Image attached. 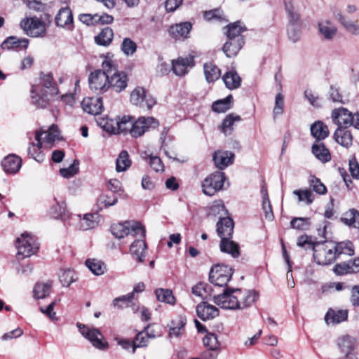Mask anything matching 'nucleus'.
Returning a JSON list of instances; mask_svg holds the SVG:
<instances>
[{
	"label": "nucleus",
	"instance_id": "obj_64",
	"mask_svg": "<svg viewBox=\"0 0 359 359\" xmlns=\"http://www.w3.org/2000/svg\"><path fill=\"white\" fill-rule=\"evenodd\" d=\"M133 298V292H130L126 295L115 298L113 301V304L114 306L123 308L124 305L127 306L128 303H130Z\"/></svg>",
	"mask_w": 359,
	"mask_h": 359
},
{
	"label": "nucleus",
	"instance_id": "obj_59",
	"mask_svg": "<svg viewBox=\"0 0 359 359\" xmlns=\"http://www.w3.org/2000/svg\"><path fill=\"white\" fill-rule=\"evenodd\" d=\"M328 99L333 102L343 103V96L340 93L339 87L330 85L328 92Z\"/></svg>",
	"mask_w": 359,
	"mask_h": 359
},
{
	"label": "nucleus",
	"instance_id": "obj_44",
	"mask_svg": "<svg viewBox=\"0 0 359 359\" xmlns=\"http://www.w3.org/2000/svg\"><path fill=\"white\" fill-rule=\"evenodd\" d=\"M112 54L107 53L105 55H102L104 60L102 62V69H99L101 72H104L106 76L109 77L117 70L116 65L112 60Z\"/></svg>",
	"mask_w": 359,
	"mask_h": 359
},
{
	"label": "nucleus",
	"instance_id": "obj_21",
	"mask_svg": "<svg viewBox=\"0 0 359 359\" xmlns=\"http://www.w3.org/2000/svg\"><path fill=\"white\" fill-rule=\"evenodd\" d=\"M41 88L49 90V95L51 97L57 95L60 93L56 81L51 72L45 73L41 72L39 74Z\"/></svg>",
	"mask_w": 359,
	"mask_h": 359
},
{
	"label": "nucleus",
	"instance_id": "obj_40",
	"mask_svg": "<svg viewBox=\"0 0 359 359\" xmlns=\"http://www.w3.org/2000/svg\"><path fill=\"white\" fill-rule=\"evenodd\" d=\"M333 250L338 259L342 254L348 255L349 256L354 255V245L350 241L337 243Z\"/></svg>",
	"mask_w": 359,
	"mask_h": 359
},
{
	"label": "nucleus",
	"instance_id": "obj_23",
	"mask_svg": "<svg viewBox=\"0 0 359 359\" xmlns=\"http://www.w3.org/2000/svg\"><path fill=\"white\" fill-rule=\"evenodd\" d=\"M216 226L217 235L221 240H222V238H232L234 227L232 218L229 217L220 218Z\"/></svg>",
	"mask_w": 359,
	"mask_h": 359
},
{
	"label": "nucleus",
	"instance_id": "obj_52",
	"mask_svg": "<svg viewBox=\"0 0 359 359\" xmlns=\"http://www.w3.org/2000/svg\"><path fill=\"white\" fill-rule=\"evenodd\" d=\"M290 224L292 229L304 231L309 229L311 223L309 217H294Z\"/></svg>",
	"mask_w": 359,
	"mask_h": 359
},
{
	"label": "nucleus",
	"instance_id": "obj_46",
	"mask_svg": "<svg viewBox=\"0 0 359 359\" xmlns=\"http://www.w3.org/2000/svg\"><path fill=\"white\" fill-rule=\"evenodd\" d=\"M130 165L131 161L128 151L126 150L121 151L116 161V171L118 172L126 171Z\"/></svg>",
	"mask_w": 359,
	"mask_h": 359
},
{
	"label": "nucleus",
	"instance_id": "obj_16",
	"mask_svg": "<svg viewBox=\"0 0 359 359\" xmlns=\"http://www.w3.org/2000/svg\"><path fill=\"white\" fill-rule=\"evenodd\" d=\"M195 65L194 57L191 55L185 57H179L172 60V70L179 76H183L188 73V67H193Z\"/></svg>",
	"mask_w": 359,
	"mask_h": 359
},
{
	"label": "nucleus",
	"instance_id": "obj_30",
	"mask_svg": "<svg viewBox=\"0 0 359 359\" xmlns=\"http://www.w3.org/2000/svg\"><path fill=\"white\" fill-rule=\"evenodd\" d=\"M348 311L347 309H329L325 316V322L332 324L341 323L348 318Z\"/></svg>",
	"mask_w": 359,
	"mask_h": 359
},
{
	"label": "nucleus",
	"instance_id": "obj_3",
	"mask_svg": "<svg viewBox=\"0 0 359 359\" xmlns=\"http://www.w3.org/2000/svg\"><path fill=\"white\" fill-rule=\"evenodd\" d=\"M132 232H134L133 236H139V238L132 243L130 247V252L138 263H142L144 260L145 250L147 249L145 242L146 229L140 222H136L132 227Z\"/></svg>",
	"mask_w": 359,
	"mask_h": 359
},
{
	"label": "nucleus",
	"instance_id": "obj_48",
	"mask_svg": "<svg viewBox=\"0 0 359 359\" xmlns=\"http://www.w3.org/2000/svg\"><path fill=\"white\" fill-rule=\"evenodd\" d=\"M118 202V197L114 194L109 196L108 194L101 195L97 200V211L102 210L103 208H107L114 205Z\"/></svg>",
	"mask_w": 359,
	"mask_h": 359
},
{
	"label": "nucleus",
	"instance_id": "obj_35",
	"mask_svg": "<svg viewBox=\"0 0 359 359\" xmlns=\"http://www.w3.org/2000/svg\"><path fill=\"white\" fill-rule=\"evenodd\" d=\"M226 87L229 90L239 88L241 83V78L236 70L226 72L222 76Z\"/></svg>",
	"mask_w": 359,
	"mask_h": 359
},
{
	"label": "nucleus",
	"instance_id": "obj_33",
	"mask_svg": "<svg viewBox=\"0 0 359 359\" xmlns=\"http://www.w3.org/2000/svg\"><path fill=\"white\" fill-rule=\"evenodd\" d=\"M219 248L221 252L229 254L233 258H237L241 255L239 245L229 238H222L219 243Z\"/></svg>",
	"mask_w": 359,
	"mask_h": 359
},
{
	"label": "nucleus",
	"instance_id": "obj_62",
	"mask_svg": "<svg viewBox=\"0 0 359 359\" xmlns=\"http://www.w3.org/2000/svg\"><path fill=\"white\" fill-rule=\"evenodd\" d=\"M294 194L298 196L299 201H306L307 204H311L314 200V196L311 191L305 190H295Z\"/></svg>",
	"mask_w": 359,
	"mask_h": 359
},
{
	"label": "nucleus",
	"instance_id": "obj_55",
	"mask_svg": "<svg viewBox=\"0 0 359 359\" xmlns=\"http://www.w3.org/2000/svg\"><path fill=\"white\" fill-rule=\"evenodd\" d=\"M137 44L130 38H124L121 46L123 53L127 55H133L137 50Z\"/></svg>",
	"mask_w": 359,
	"mask_h": 359
},
{
	"label": "nucleus",
	"instance_id": "obj_11",
	"mask_svg": "<svg viewBox=\"0 0 359 359\" xmlns=\"http://www.w3.org/2000/svg\"><path fill=\"white\" fill-rule=\"evenodd\" d=\"M158 125V121L153 117H140L135 121H133L130 127V135L135 138L141 137L150 128H155Z\"/></svg>",
	"mask_w": 359,
	"mask_h": 359
},
{
	"label": "nucleus",
	"instance_id": "obj_56",
	"mask_svg": "<svg viewBox=\"0 0 359 359\" xmlns=\"http://www.w3.org/2000/svg\"><path fill=\"white\" fill-rule=\"evenodd\" d=\"M203 342L204 346L210 350H218L219 348L217 337L214 333L208 332L203 337Z\"/></svg>",
	"mask_w": 359,
	"mask_h": 359
},
{
	"label": "nucleus",
	"instance_id": "obj_63",
	"mask_svg": "<svg viewBox=\"0 0 359 359\" xmlns=\"http://www.w3.org/2000/svg\"><path fill=\"white\" fill-rule=\"evenodd\" d=\"M66 206L64 203L61 204L57 202L55 205H53L50 208V214L54 218H62L65 215Z\"/></svg>",
	"mask_w": 359,
	"mask_h": 359
},
{
	"label": "nucleus",
	"instance_id": "obj_15",
	"mask_svg": "<svg viewBox=\"0 0 359 359\" xmlns=\"http://www.w3.org/2000/svg\"><path fill=\"white\" fill-rule=\"evenodd\" d=\"M55 22L57 27H62L68 31H73L74 29V18L70 8H61L55 17Z\"/></svg>",
	"mask_w": 359,
	"mask_h": 359
},
{
	"label": "nucleus",
	"instance_id": "obj_34",
	"mask_svg": "<svg viewBox=\"0 0 359 359\" xmlns=\"http://www.w3.org/2000/svg\"><path fill=\"white\" fill-rule=\"evenodd\" d=\"M224 29H226L225 34L227 39L239 40L240 37L244 38V36L242 35V33L247 30L246 27L245 25H242L241 21H236L233 23H230L226 25Z\"/></svg>",
	"mask_w": 359,
	"mask_h": 359
},
{
	"label": "nucleus",
	"instance_id": "obj_50",
	"mask_svg": "<svg viewBox=\"0 0 359 359\" xmlns=\"http://www.w3.org/2000/svg\"><path fill=\"white\" fill-rule=\"evenodd\" d=\"M241 295V298H240V300L241 309L250 306L259 297V293L255 290H248L245 293L242 292V294Z\"/></svg>",
	"mask_w": 359,
	"mask_h": 359
},
{
	"label": "nucleus",
	"instance_id": "obj_5",
	"mask_svg": "<svg viewBox=\"0 0 359 359\" xmlns=\"http://www.w3.org/2000/svg\"><path fill=\"white\" fill-rule=\"evenodd\" d=\"M226 180L225 174L221 171H215L207 176L202 182V191L204 194L212 196L221 191Z\"/></svg>",
	"mask_w": 359,
	"mask_h": 359
},
{
	"label": "nucleus",
	"instance_id": "obj_57",
	"mask_svg": "<svg viewBox=\"0 0 359 359\" xmlns=\"http://www.w3.org/2000/svg\"><path fill=\"white\" fill-rule=\"evenodd\" d=\"M75 273L74 271L67 269L60 275V281L62 286L69 287L73 282L76 281Z\"/></svg>",
	"mask_w": 359,
	"mask_h": 359
},
{
	"label": "nucleus",
	"instance_id": "obj_61",
	"mask_svg": "<svg viewBox=\"0 0 359 359\" xmlns=\"http://www.w3.org/2000/svg\"><path fill=\"white\" fill-rule=\"evenodd\" d=\"M144 332H138L133 341H135V345H133V353H135V351L137 348L145 347L148 344V337L147 336H143Z\"/></svg>",
	"mask_w": 359,
	"mask_h": 359
},
{
	"label": "nucleus",
	"instance_id": "obj_42",
	"mask_svg": "<svg viewBox=\"0 0 359 359\" xmlns=\"http://www.w3.org/2000/svg\"><path fill=\"white\" fill-rule=\"evenodd\" d=\"M241 118L240 116L233 113L228 114L222 121L219 128L225 135H231L233 130V126L235 121H240Z\"/></svg>",
	"mask_w": 359,
	"mask_h": 359
},
{
	"label": "nucleus",
	"instance_id": "obj_14",
	"mask_svg": "<svg viewBox=\"0 0 359 359\" xmlns=\"http://www.w3.org/2000/svg\"><path fill=\"white\" fill-rule=\"evenodd\" d=\"M353 114L344 107L336 108L332 110L331 118L338 128L350 127L353 123Z\"/></svg>",
	"mask_w": 359,
	"mask_h": 359
},
{
	"label": "nucleus",
	"instance_id": "obj_13",
	"mask_svg": "<svg viewBox=\"0 0 359 359\" xmlns=\"http://www.w3.org/2000/svg\"><path fill=\"white\" fill-rule=\"evenodd\" d=\"M133 119V117L130 116L125 115L121 118L118 116L116 121V126L107 122L104 128L105 130L113 134H120L127 132L130 133V127H132Z\"/></svg>",
	"mask_w": 359,
	"mask_h": 359
},
{
	"label": "nucleus",
	"instance_id": "obj_18",
	"mask_svg": "<svg viewBox=\"0 0 359 359\" xmlns=\"http://www.w3.org/2000/svg\"><path fill=\"white\" fill-rule=\"evenodd\" d=\"M196 313L203 321H207L215 318L219 315V310L215 306L202 302L196 306Z\"/></svg>",
	"mask_w": 359,
	"mask_h": 359
},
{
	"label": "nucleus",
	"instance_id": "obj_60",
	"mask_svg": "<svg viewBox=\"0 0 359 359\" xmlns=\"http://www.w3.org/2000/svg\"><path fill=\"white\" fill-rule=\"evenodd\" d=\"M284 111V97L279 93L276 96L275 106L273 110V118L281 115Z\"/></svg>",
	"mask_w": 359,
	"mask_h": 359
},
{
	"label": "nucleus",
	"instance_id": "obj_4",
	"mask_svg": "<svg viewBox=\"0 0 359 359\" xmlns=\"http://www.w3.org/2000/svg\"><path fill=\"white\" fill-rule=\"evenodd\" d=\"M234 269L225 264L213 266L209 273L210 282L219 287H229L228 283L231 280Z\"/></svg>",
	"mask_w": 359,
	"mask_h": 359
},
{
	"label": "nucleus",
	"instance_id": "obj_45",
	"mask_svg": "<svg viewBox=\"0 0 359 359\" xmlns=\"http://www.w3.org/2000/svg\"><path fill=\"white\" fill-rule=\"evenodd\" d=\"M52 287V282L37 283L34 287V297L37 299H44L49 295Z\"/></svg>",
	"mask_w": 359,
	"mask_h": 359
},
{
	"label": "nucleus",
	"instance_id": "obj_6",
	"mask_svg": "<svg viewBox=\"0 0 359 359\" xmlns=\"http://www.w3.org/2000/svg\"><path fill=\"white\" fill-rule=\"evenodd\" d=\"M20 25L30 37H44L46 34V24L36 17L24 18Z\"/></svg>",
	"mask_w": 359,
	"mask_h": 359
},
{
	"label": "nucleus",
	"instance_id": "obj_10",
	"mask_svg": "<svg viewBox=\"0 0 359 359\" xmlns=\"http://www.w3.org/2000/svg\"><path fill=\"white\" fill-rule=\"evenodd\" d=\"M51 98L47 90L41 88L37 85L32 86L30 90L31 104L36 109L47 108L50 105Z\"/></svg>",
	"mask_w": 359,
	"mask_h": 359
},
{
	"label": "nucleus",
	"instance_id": "obj_22",
	"mask_svg": "<svg viewBox=\"0 0 359 359\" xmlns=\"http://www.w3.org/2000/svg\"><path fill=\"white\" fill-rule=\"evenodd\" d=\"M235 155L229 151H215L212 159L215 165L219 170H224L233 163Z\"/></svg>",
	"mask_w": 359,
	"mask_h": 359
},
{
	"label": "nucleus",
	"instance_id": "obj_9",
	"mask_svg": "<svg viewBox=\"0 0 359 359\" xmlns=\"http://www.w3.org/2000/svg\"><path fill=\"white\" fill-rule=\"evenodd\" d=\"M16 242L18 243V254L22 255L23 257L32 256L39 249V244L36 239L27 233H22V238H18Z\"/></svg>",
	"mask_w": 359,
	"mask_h": 359
},
{
	"label": "nucleus",
	"instance_id": "obj_27",
	"mask_svg": "<svg viewBox=\"0 0 359 359\" xmlns=\"http://www.w3.org/2000/svg\"><path fill=\"white\" fill-rule=\"evenodd\" d=\"M135 222L131 223L129 221H126L114 224L110 227L111 232L115 238L118 239L123 238L130 233L133 236L134 232H132V227L134 226Z\"/></svg>",
	"mask_w": 359,
	"mask_h": 359
},
{
	"label": "nucleus",
	"instance_id": "obj_43",
	"mask_svg": "<svg viewBox=\"0 0 359 359\" xmlns=\"http://www.w3.org/2000/svg\"><path fill=\"white\" fill-rule=\"evenodd\" d=\"M319 32L327 40H332L335 36L337 29L329 21L318 22Z\"/></svg>",
	"mask_w": 359,
	"mask_h": 359
},
{
	"label": "nucleus",
	"instance_id": "obj_12",
	"mask_svg": "<svg viewBox=\"0 0 359 359\" xmlns=\"http://www.w3.org/2000/svg\"><path fill=\"white\" fill-rule=\"evenodd\" d=\"M88 83L90 88L96 93H104L109 89V76L100 70L90 74Z\"/></svg>",
	"mask_w": 359,
	"mask_h": 359
},
{
	"label": "nucleus",
	"instance_id": "obj_38",
	"mask_svg": "<svg viewBox=\"0 0 359 359\" xmlns=\"http://www.w3.org/2000/svg\"><path fill=\"white\" fill-rule=\"evenodd\" d=\"M186 324L187 319L185 316H180L177 320H172L169 330V337H180L182 334V331L184 330Z\"/></svg>",
	"mask_w": 359,
	"mask_h": 359
},
{
	"label": "nucleus",
	"instance_id": "obj_29",
	"mask_svg": "<svg viewBox=\"0 0 359 359\" xmlns=\"http://www.w3.org/2000/svg\"><path fill=\"white\" fill-rule=\"evenodd\" d=\"M348 128H337L333 135L334 139L338 144L346 148L351 146L353 142V136L348 129Z\"/></svg>",
	"mask_w": 359,
	"mask_h": 359
},
{
	"label": "nucleus",
	"instance_id": "obj_36",
	"mask_svg": "<svg viewBox=\"0 0 359 359\" xmlns=\"http://www.w3.org/2000/svg\"><path fill=\"white\" fill-rule=\"evenodd\" d=\"M113 39V29L109 27L103 28L100 32L94 38L96 44L105 47L109 46L111 43Z\"/></svg>",
	"mask_w": 359,
	"mask_h": 359
},
{
	"label": "nucleus",
	"instance_id": "obj_24",
	"mask_svg": "<svg viewBox=\"0 0 359 359\" xmlns=\"http://www.w3.org/2000/svg\"><path fill=\"white\" fill-rule=\"evenodd\" d=\"M1 166L5 172L16 174L22 166V159L15 154H9L2 160Z\"/></svg>",
	"mask_w": 359,
	"mask_h": 359
},
{
	"label": "nucleus",
	"instance_id": "obj_53",
	"mask_svg": "<svg viewBox=\"0 0 359 359\" xmlns=\"http://www.w3.org/2000/svg\"><path fill=\"white\" fill-rule=\"evenodd\" d=\"M212 292L213 290L211 286L203 282H199L192 287V293L202 298H204V294L211 296Z\"/></svg>",
	"mask_w": 359,
	"mask_h": 359
},
{
	"label": "nucleus",
	"instance_id": "obj_7",
	"mask_svg": "<svg viewBox=\"0 0 359 359\" xmlns=\"http://www.w3.org/2000/svg\"><path fill=\"white\" fill-rule=\"evenodd\" d=\"M76 326L79 332L88 339L93 346L100 350H106L109 348V343L107 341H103V334L98 329H90L80 323H77Z\"/></svg>",
	"mask_w": 359,
	"mask_h": 359
},
{
	"label": "nucleus",
	"instance_id": "obj_26",
	"mask_svg": "<svg viewBox=\"0 0 359 359\" xmlns=\"http://www.w3.org/2000/svg\"><path fill=\"white\" fill-rule=\"evenodd\" d=\"M227 39L222 47V50L227 57H233L238 55L245 44V39Z\"/></svg>",
	"mask_w": 359,
	"mask_h": 359
},
{
	"label": "nucleus",
	"instance_id": "obj_28",
	"mask_svg": "<svg viewBox=\"0 0 359 359\" xmlns=\"http://www.w3.org/2000/svg\"><path fill=\"white\" fill-rule=\"evenodd\" d=\"M29 45V40L26 38L18 39L16 36H11L6 38L1 44L2 49L15 50L25 48L26 49Z\"/></svg>",
	"mask_w": 359,
	"mask_h": 359
},
{
	"label": "nucleus",
	"instance_id": "obj_17",
	"mask_svg": "<svg viewBox=\"0 0 359 359\" xmlns=\"http://www.w3.org/2000/svg\"><path fill=\"white\" fill-rule=\"evenodd\" d=\"M337 276L359 273V257L336 264L332 269Z\"/></svg>",
	"mask_w": 359,
	"mask_h": 359
},
{
	"label": "nucleus",
	"instance_id": "obj_32",
	"mask_svg": "<svg viewBox=\"0 0 359 359\" xmlns=\"http://www.w3.org/2000/svg\"><path fill=\"white\" fill-rule=\"evenodd\" d=\"M312 154L323 163L329 162L332 156L329 149L323 142H314L311 147Z\"/></svg>",
	"mask_w": 359,
	"mask_h": 359
},
{
	"label": "nucleus",
	"instance_id": "obj_47",
	"mask_svg": "<svg viewBox=\"0 0 359 359\" xmlns=\"http://www.w3.org/2000/svg\"><path fill=\"white\" fill-rule=\"evenodd\" d=\"M285 9L287 14L290 25L294 26L297 25L300 20V15L299 12L296 11L291 1H285Z\"/></svg>",
	"mask_w": 359,
	"mask_h": 359
},
{
	"label": "nucleus",
	"instance_id": "obj_8",
	"mask_svg": "<svg viewBox=\"0 0 359 359\" xmlns=\"http://www.w3.org/2000/svg\"><path fill=\"white\" fill-rule=\"evenodd\" d=\"M130 102L141 108L151 109L156 104V99L143 87H136L130 93Z\"/></svg>",
	"mask_w": 359,
	"mask_h": 359
},
{
	"label": "nucleus",
	"instance_id": "obj_39",
	"mask_svg": "<svg viewBox=\"0 0 359 359\" xmlns=\"http://www.w3.org/2000/svg\"><path fill=\"white\" fill-rule=\"evenodd\" d=\"M233 102V96L229 95L224 99L217 100L212 104V110L216 113H224L231 109Z\"/></svg>",
	"mask_w": 359,
	"mask_h": 359
},
{
	"label": "nucleus",
	"instance_id": "obj_37",
	"mask_svg": "<svg viewBox=\"0 0 359 359\" xmlns=\"http://www.w3.org/2000/svg\"><path fill=\"white\" fill-rule=\"evenodd\" d=\"M205 79L208 83H212L221 76L220 69L213 62H206L203 65Z\"/></svg>",
	"mask_w": 359,
	"mask_h": 359
},
{
	"label": "nucleus",
	"instance_id": "obj_51",
	"mask_svg": "<svg viewBox=\"0 0 359 359\" xmlns=\"http://www.w3.org/2000/svg\"><path fill=\"white\" fill-rule=\"evenodd\" d=\"M86 266L95 276L102 275L106 269L104 264L99 260L88 259L86 261Z\"/></svg>",
	"mask_w": 359,
	"mask_h": 359
},
{
	"label": "nucleus",
	"instance_id": "obj_41",
	"mask_svg": "<svg viewBox=\"0 0 359 359\" xmlns=\"http://www.w3.org/2000/svg\"><path fill=\"white\" fill-rule=\"evenodd\" d=\"M154 293L158 301L170 305L175 304L176 299L171 290L157 288L155 290Z\"/></svg>",
	"mask_w": 359,
	"mask_h": 359
},
{
	"label": "nucleus",
	"instance_id": "obj_58",
	"mask_svg": "<svg viewBox=\"0 0 359 359\" xmlns=\"http://www.w3.org/2000/svg\"><path fill=\"white\" fill-rule=\"evenodd\" d=\"M309 184L312 189L318 194H325L327 192L326 187L321 182L320 179L315 176L311 177Z\"/></svg>",
	"mask_w": 359,
	"mask_h": 359
},
{
	"label": "nucleus",
	"instance_id": "obj_25",
	"mask_svg": "<svg viewBox=\"0 0 359 359\" xmlns=\"http://www.w3.org/2000/svg\"><path fill=\"white\" fill-rule=\"evenodd\" d=\"M192 29V24L189 22H184L171 25L168 29L169 34L175 39H184L188 37Z\"/></svg>",
	"mask_w": 359,
	"mask_h": 359
},
{
	"label": "nucleus",
	"instance_id": "obj_31",
	"mask_svg": "<svg viewBox=\"0 0 359 359\" xmlns=\"http://www.w3.org/2000/svg\"><path fill=\"white\" fill-rule=\"evenodd\" d=\"M311 135L315 137L314 142H320L330 135L328 127L321 121H316L311 126Z\"/></svg>",
	"mask_w": 359,
	"mask_h": 359
},
{
	"label": "nucleus",
	"instance_id": "obj_2",
	"mask_svg": "<svg viewBox=\"0 0 359 359\" xmlns=\"http://www.w3.org/2000/svg\"><path fill=\"white\" fill-rule=\"evenodd\" d=\"M242 290L238 288L226 287L223 292L213 295V302L224 309H241Z\"/></svg>",
	"mask_w": 359,
	"mask_h": 359
},
{
	"label": "nucleus",
	"instance_id": "obj_20",
	"mask_svg": "<svg viewBox=\"0 0 359 359\" xmlns=\"http://www.w3.org/2000/svg\"><path fill=\"white\" fill-rule=\"evenodd\" d=\"M81 105L84 111L93 115L100 114L104 109L102 97L86 98Z\"/></svg>",
	"mask_w": 359,
	"mask_h": 359
},
{
	"label": "nucleus",
	"instance_id": "obj_49",
	"mask_svg": "<svg viewBox=\"0 0 359 359\" xmlns=\"http://www.w3.org/2000/svg\"><path fill=\"white\" fill-rule=\"evenodd\" d=\"M359 220V211L355 208L349 209L341 217V221L348 226L356 227L355 223Z\"/></svg>",
	"mask_w": 359,
	"mask_h": 359
},
{
	"label": "nucleus",
	"instance_id": "obj_19",
	"mask_svg": "<svg viewBox=\"0 0 359 359\" xmlns=\"http://www.w3.org/2000/svg\"><path fill=\"white\" fill-rule=\"evenodd\" d=\"M128 78L124 72L116 71L109 77V88H111L116 92L120 93L128 86Z\"/></svg>",
	"mask_w": 359,
	"mask_h": 359
},
{
	"label": "nucleus",
	"instance_id": "obj_54",
	"mask_svg": "<svg viewBox=\"0 0 359 359\" xmlns=\"http://www.w3.org/2000/svg\"><path fill=\"white\" fill-rule=\"evenodd\" d=\"M337 18L348 32L353 34H357L359 32V27L353 22L351 20L345 17L341 13L337 14Z\"/></svg>",
	"mask_w": 359,
	"mask_h": 359
},
{
	"label": "nucleus",
	"instance_id": "obj_1",
	"mask_svg": "<svg viewBox=\"0 0 359 359\" xmlns=\"http://www.w3.org/2000/svg\"><path fill=\"white\" fill-rule=\"evenodd\" d=\"M325 243V241H317L316 238L311 236L302 235L297 239V245L305 250H311L313 252V257L316 263L318 265L325 266L334 263L338 258L333 249L325 250V255L321 256L316 248Z\"/></svg>",
	"mask_w": 359,
	"mask_h": 359
}]
</instances>
